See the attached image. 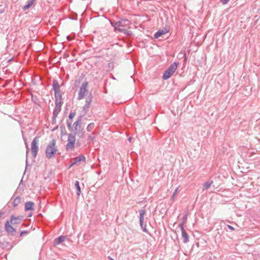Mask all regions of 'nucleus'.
<instances>
[{
	"instance_id": "7ed1b4c3",
	"label": "nucleus",
	"mask_w": 260,
	"mask_h": 260,
	"mask_svg": "<svg viewBox=\"0 0 260 260\" xmlns=\"http://www.w3.org/2000/svg\"><path fill=\"white\" fill-rule=\"evenodd\" d=\"M178 62H173L164 72L163 74V79L167 80L169 79L176 71Z\"/></svg>"
},
{
	"instance_id": "e433bc0d",
	"label": "nucleus",
	"mask_w": 260,
	"mask_h": 260,
	"mask_svg": "<svg viewBox=\"0 0 260 260\" xmlns=\"http://www.w3.org/2000/svg\"><path fill=\"white\" fill-rule=\"evenodd\" d=\"M3 213H0V217L3 215Z\"/></svg>"
},
{
	"instance_id": "4468645a",
	"label": "nucleus",
	"mask_w": 260,
	"mask_h": 260,
	"mask_svg": "<svg viewBox=\"0 0 260 260\" xmlns=\"http://www.w3.org/2000/svg\"><path fill=\"white\" fill-rule=\"evenodd\" d=\"M66 239V237L63 236H60L59 237L55 239L54 240V244L55 245H58L59 244L65 241Z\"/></svg>"
},
{
	"instance_id": "a211bd4d",
	"label": "nucleus",
	"mask_w": 260,
	"mask_h": 260,
	"mask_svg": "<svg viewBox=\"0 0 260 260\" xmlns=\"http://www.w3.org/2000/svg\"><path fill=\"white\" fill-rule=\"evenodd\" d=\"M53 89L54 91L60 90V87L57 80H54L52 83Z\"/></svg>"
},
{
	"instance_id": "f03ea898",
	"label": "nucleus",
	"mask_w": 260,
	"mask_h": 260,
	"mask_svg": "<svg viewBox=\"0 0 260 260\" xmlns=\"http://www.w3.org/2000/svg\"><path fill=\"white\" fill-rule=\"evenodd\" d=\"M58 149L56 145V141L55 140H52L46 147L45 150L46 157L49 159L54 157Z\"/></svg>"
},
{
	"instance_id": "412c9836",
	"label": "nucleus",
	"mask_w": 260,
	"mask_h": 260,
	"mask_svg": "<svg viewBox=\"0 0 260 260\" xmlns=\"http://www.w3.org/2000/svg\"><path fill=\"white\" fill-rule=\"evenodd\" d=\"M85 157L84 155H79L78 157H76L75 158V160H76V162H80V161H85Z\"/></svg>"
},
{
	"instance_id": "5701e85b",
	"label": "nucleus",
	"mask_w": 260,
	"mask_h": 260,
	"mask_svg": "<svg viewBox=\"0 0 260 260\" xmlns=\"http://www.w3.org/2000/svg\"><path fill=\"white\" fill-rule=\"evenodd\" d=\"M94 127V123H89L87 127V131L88 132H91Z\"/></svg>"
},
{
	"instance_id": "9b49d317",
	"label": "nucleus",
	"mask_w": 260,
	"mask_h": 260,
	"mask_svg": "<svg viewBox=\"0 0 260 260\" xmlns=\"http://www.w3.org/2000/svg\"><path fill=\"white\" fill-rule=\"evenodd\" d=\"M22 217L20 216H15L14 215H12L10 217V220L9 221L10 223L12 224H19L21 220Z\"/></svg>"
},
{
	"instance_id": "393cba45",
	"label": "nucleus",
	"mask_w": 260,
	"mask_h": 260,
	"mask_svg": "<svg viewBox=\"0 0 260 260\" xmlns=\"http://www.w3.org/2000/svg\"><path fill=\"white\" fill-rule=\"evenodd\" d=\"M170 30V27L166 26L165 27H164V30H163V34L164 36L167 34L168 32H169Z\"/></svg>"
},
{
	"instance_id": "9d476101",
	"label": "nucleus",
	"mask_w": 260,
	"mask_h": 260,
	"mask_svg": "<svg viewBox=\"0 0 260 260\" xmlns=\"http://www.w3.org/2000/svg\"><path fill=\"white\" fill-rule=\"evenodd\" d=\"M5 230L9 234L12 235L16 232V230L10 225L9 221H7L5 224Z\"/></svg>"
},
{
	"instance_id": "f704fd0d",
	"label": "nucleus",
	"mask_w": 260,
	"mask_h": 260,
	"mask_svg": "<svg viewBox=\"0 0 260 260\" xmlns=\"http://www.w3.org/2000/svg\"><path fill=\"white\" fill-rule=\"evenodd\" d=\"M4 12V10L0 9V14H2Z\"/></svg>"
},
{
	"instance_id": "b1692460",
	"label": "nucleus",
	"mask_w": 260,
	"mask_h": 260,
	"mask_svg": "<svg viewBox=\"0 0 260 260\" xmlns=\"http://www.w3.org/2000/svg\"><path fill=\"white\" fill-rule=\"evenodd\" d=\"M161 35H162V30H159L154 34V37L155 39H157Z\"/></svg>"
},
{
	"instance_id": "cd10ccee",
	"label": "nucleus",
	"mask_w": 260,
	"mask_h": 260,
	"mask_svg": "<svg viewBox=\"0 0 260 260\" xmlns=\"http://www.w3.org/2000/svg\"><path fill=\"white\" fill-rule=\"evenodd\" d=\"M229 1H230V0H220V2L223 5H226V4H228L229 3Z\"/></svg>"
},
{
	"instance_id": "c9c22d12",
	"label": "nucleus",
	"mask_w": 260,
	"mask_h": 260,
	"mask_svg": "<svg viewBox=\"0 0 260 260\" xmlns=\"http://www.w3.org/2000/svg\"><path fill=\"white\" fill-rule=\"evenodd\" d=\"M108 259H109V260H114L113 258H112V257H111L110 256H108Z\"/></svg>"
},
{
	"instance_id": "aec40b11",
	"label": "nucleus",
	"mask_w": 260,
	"mask_h": 260,
	"mask_svg": "<svg viewBox=\"0 0 260 260\" xmlns=\"http://www.w3.org/2000/svg\"><path fill=\"white\" fill-rule=\"evenodd\" d=\"M75 186L77 190V194L79 197L81 193V188L79 185V182L78 181H76L75 183Z\"/></svg>"
},
{
	"instance_id": "6ab92c4d",
	"label": "nucleus",
	"mask_w": 260,
	"mask_h": 260,
	"mask_svg": "<svg viewBox=\"0 0 260 260\" xmlns=\"http://www.w3.org/2000/svg\"><path fill=\"white\" fill-rule=\"evenodd\" d=\"M34 0H30L27 2V4L24 6L23 7V10H26L29 9L33 4Z\"/></svg>"
},
{
	"instance_id": "f3484780",
	"label": "nucleus",
	"mask_w": 260,
	"mask_h": 260,
	"mask_svg": "<svg viewBox=\"0 0 260 260\" xmlns=\"http://www.w3.org/2000/svg\"><path fill=\"white\" fill-rule=\"evenodd\" d=\"M212 183H213L212 180H208L207 182H206L204 183L203 186V189L204 190H205L208 189L211 186V185H212Z\"/></svg>"
},
{
	"instance_id": "bb28decb",
	"label": "nucleus",
	"mask_w": 260,
	"mask_h": 260,
	"mask_svg": "<svg viewBox=\"0 0 260 260\" xmlns=\"http://www.w3.org/2000/svg\"><path fill=\"white\" fill-rule=\"evenodd\" d=\"M75 115V114L74 113H73V112L70 113L69 114V118L72 120L74 118Z\"/></svg>"
},
{
	"instance_id": "ddd939ff",
	"label": "nucleus",
	"mask_w": 260,
	"mask_h": 260,
	"mask_svg": "<svg viewBox=\"0 0 260 260\" xmlns=\"http://www.w3.org/2000/svg\"><path fill=\"white\" fill-rule=\"evenodd\" d=\"M55 93V102H62V97L61 93L60 90L54 91Z\"/></svg>"
},
{
	"instance_id": "2f4dec72",
	"label": "nucleus",
	"mask_w": 260,
	"mask_h": 260,
	"mask_svg": "<svg viewBox=\"0 0 260 260\" xmlns=\"http://www.w3.org/2000/svg\"><path fill=\"white\" fill-rule=\"evenodd\" d=\"M227 227L231 231H234L235 230V229L234 227H233L232 226L230 225H227Z\"/></svg>"
},
{
	"instance_id": "1a4fd4ad",
	"label": "nucleus",
	"mask_w": 260,
	"mask_h": 260,
	"mask_svg": "<svg viewBox=\"0 0 260 260\" xmlns=\"http://www.w3.org/2000/svg\"><path fill=\"white\" fill-rule=\"evenodd\" d=\"M61 105L62 102H55V106L53 112V116L54 119L57 116L58 113L60 112Z\"/></svg>"
},
{
	"instance_id": "0eeeda50",
	"label": "nucleus",
	"mask_w": 260,
	"mask_h": 260,
	"mask_svg": "<svg viewBox=\"0 0 260 260\" xmlns=\"http://www.w3.org/2000/svg\"><path fill=\"white\" fill-rule=\"evenodd\" d=\"M140 213V223L143 231L145 233H148V230L146 228V225L143 224L144 216L146 213V211L144 209H142L139 211Z\"/></svg>"
},
{
	"instance_id": "4be33fe9",
	"label": "nucleus",
	"mask_w": 260,
	"mask_h": 260,
	"mask_svg": "<svg viewBox=\"0 0 260 260\" xmlns=\"http://www.w3.org/2000/svg\"><path fill=\"white\" fill-rule=\"evenodd\" d=\"M21 202V199L20 197L16 198L13 202V205L14 207L18 206Z\"/></svg>"
},
{
	"instance_id": "20e7f679",
	"label": "nucleus",
	"mask_w": 260,
	"mask_h": 260,
	"mask_svg": "<svg viewBox=\"0 0 260 260\" xmlns=\"http://www.w3.org/2000/svg\"><path fill=\"white\" fill-rule=\"evenodd\" d=\"M88 84V82L86 81L83 83L81 86L79 87L78 96V100L84 99L86 95L87 94L88 92L87 89Z\"/></svg>"
},
{
	"instance_id": "72a5a7b5",
	"label": "nucleus",
	"mask_w": 260,
	"mask_h": 260,
	"mask_svg": "<svg viewBox=\"0 0 260 260\" xmlns=\"http://www.w3.org/2000/svg\"><path fill=\"white\" fill-rule=\"evenodd\" d=\"M77 162H76V160H75L74 162H73L71 166H74V165H75Z\"/></svg>"
},
{
	"instance_id": "6e6552de",
	"label": "nucleus",
	"mask_w": 260,
	"mask_h": 260,
	"mask_svg": "<svg viewBox=\"0 0 260 260\" xmlns=\"http://www.w3.org/2000/svg\"><path fill=\"white\" fill-rule=\"evenodd\" d=\"M179 226L180 227V229L182 233V237L183 239V242L184 243H186L189 241V236L188 234L185 230L183 228V222H181L179 224Z\"/></svg>"
},
{
	"instance_id": "473e14b6",
	"label": "nucleus",
	"mask_w": 260,
	"mask_h": 260,
	"mask_svg": "<svg viewBox=\"0 0 260 260\" xmlns=\"http://www.w3.org/2000/svg\"><path fill=\"white\" fill-rule=\"evenodd\" d=\"M177 191V188H176V189H175V190L174 192L173 193V195H172V198H174V196H175V193H176Z\"/></svg>"
},
{
	"instance_id": "dca6fc26",
	"label": "nucleus",
	"mask_w": 260,
	"mask_h": 260,
	"mask_svg": "<svg viewBox=\"0 0 260 260\" xmlns=\"http://www.w3.org/2000/svg\"><path fill=\"white\" fill-rule=\"evenodd\" d=\"M92 101V96L91 95L89 96L88 98L86 99L85 100V104L84 106V109H88L89 107L90 104Z\"/></svg>"
},
{
	"instance_id": "4c0bfd02",
	"label": "nucleus",
	"mask_w": 260,
	"mask_h": 260,
	"mask_svg": "<svg viewBox=\"0 0 260 260\" xmlns=\"http://www.w3.org/2000/svg\"><path fill=\"white\" fill-rule=\"evenodd\" d=\"M131 139H132L131 138H128V140H129V141H131Z\"/></svg>"
},
{
	"instance_id": "2eb2a0df",
	"label": "nucleus",
	"mask_w": 260,
	"mask_h": 260,
	"mask_svg": "<svg viewBox=\"0 0 260 260\" xmlns=\"http://www.w3.org/2000/svg\"><path fill=\"white\" fill-rule=\"evenodd\" d=\"M34 203L31 202H27L25 204V210L26 211L28 210H33L34 208Z\"/></svg>"
},
{
	"instance_id": "c85d7f7f",
	"label": "nucleus",
	"mask_w": 260,
	"mask_h": 260,
	"mask_svg": "<svg viewBox=\"0 0 260 260\" xmlns=\"http://www.w3.org/2000/svg\"><path fill=\"white\" fill-rule=\"evenodd\" d=\"M28 233L27 231H23L20 234V236H23L24 234H27Z\"/></svg>"
},
{
	"instance_id": "f8f14e48",
	"label": "nucleus",
	"mask_w": 260,
	"mask_h": 260,
	"mask_svg": "<svg viewBox=\"0 0 260 260\" xmlns=\"http://www.w3.org/2000/svg\"><path fill=\"white\" fill-rule=\"evenodd\" d=\"M81 116L78 117V119L74 122L73 126L76 132L80 131L81 129Z\"/></svg>"
},
{
	"instance_id": "423d86ee",
	"label": "nucleus",
	"mask_w": 260,
	"mask_h": 260,
	"mask_svg": "<svg viewBox=\"0 0 260 260\" xmlns=\"http://www.w3.org/2000/svg\"><path fill=\"white\" fill-rule=\"evenodd\" d=\"M39 142V138L36 137L31 144V149L32 153V156L34 158H35L37 155L38 152L39 151V147L38 145V143Z\"/></svg>"
},
{
	"instance_id": "a878e982",
	"label": "nucleus",
	"mask_w": 260,
	"mask_h": 260,
	"mask_svg": "<svg viewBox=\"0 0 260 260\" xmlns=\"http://www.w3.org/2000/svg\"><path fill=\"white\" fill-rule=\"evenodd\" d=\"M25 145H26V147L27 148V150H26V157H27V155L29 152V149L28 148V146L27 145V143L26 142H25ZM26 162H27V160H26Z\"/></svg>"
},
{
	"instance_id": "7c9ffc66",
	"label": "nucleus",
	"mask_w": 260,
	"mask_h": 260,
	"mask_svg": "<svg viewBox=\"0 0 260 260\" xmlns=\"http://www.w3.org/2000/svg\"><path fill=\"white\" fill-rule=\"evenodd\" d=\"M187 214H185L183 216L182 219L183 221V222L187 220Z\"/></svg>"
},
{
	"instance_id": "f257e3e1",
	"label": "nucleus",
	"mask_w": 260,
	"mask_h": 260,
	"mask_svg": "<svg viewBox=\"0 0 260 260\" xmlns=\"http://www.w3.org/2000/svg\"><path fill=\"white\" fill-rule=\"evenodd\" d=\"M111 23L114 27L115 30L126 34L127 29L130 27L131 22L127 19H121Z\"/></svg>"
},
{
	"instance_id": "c756f323",
	"label": "nucleus",
	"mask_w": 260,
	"mask_h": 260,
	"mask_svg": "<svg viewBox=\"0 0 260 260\" xmlns=\"http://www.w3.org/2000/svg\"><path fill=\"white\" fill-rule=\"evenodd\" d=\"M67 125L69 129H71L72 128V122L71 121H67Z\"/></svg>"
},
{
	"instance_id": "39448f33",
	"label": "nucleus",
	"mask_w": 260,
	"mask_h": 260,
	"mask_svg": "<svg viewBox=\"0 0 260 260\" xmlns=\"http://www.w3.org/2000/svg\"><path fill=\"white\" fill-rule=\"evenodd\" d=\"M76 137L73 134L68 135V143L66 146L67 151L72 150L75 147Z\"/></svg>"
}]
</instances>
